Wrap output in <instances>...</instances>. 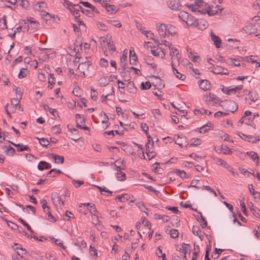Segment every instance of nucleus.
<instances>
[{
	"label": "nucleus",
	"instance_id": "obj_1",
	"mask_svg": "<svg viewBox=\"0 0 260 260\" xmlns=\"http://www.w3.org/2000/svg\"><path fill=\"white\" fill-rule=\"evenodd\" d=\"M33 9L36 11H38L40 13V15L42 16L46 21H47V19L45 18L49 15V13L47 11L48 10L47 4L45 2H40L35 3L33 5Z\"/></svg>",
	"mask_w": 260,
	"mask_h": 260
},
{
	"label": "nucleus",
	"instance_id": "obj_2",
	"mask_svg": "<svg viewBox=\"0 0 260 260\" xmlns=\"http://www.w3.org/2000/svg\"><path fill=\"white\" fill-rule=\"evenodd\" d=\"M219 105L221 106L222 109L226 111L234 113L238 108V104L233 100H224L221 101L219 103Z\"/></svg>",
	"mask_w": 260,
	"mask_h": 260
},
{
	"label": "nucleus",
	"instance_id": "obj_3",
	"mask_svg": "<svg viewBox=\"0 0 260 260\" xmlns=\"http://www.w3.org/2000/svg\"><path fill=\"white\" fill-rule=\"evenodd\" d=\"M179 17L182 21L185 22L188 26L193 27L195 24L196 19L194 17L186 12H180Z\"/></svg>",
	"mask_w": 260,
	"mask_h": 260
},
{
	"label": "nucleus",
	"instance_id": "obj_4",
	"mask_svg": "<svg viewBox=\"0 0 260 260\" xmlns=\"http://www.w3.org/2000/svg\"><path fill=\"white\" fill-rule=\"evenodd\" d=\"M204 101L207 103V104L212 106H216L217 104L219 105V103L221 101H219L217 96L211 92L206 94L204 96Z\"/></svg>",
	"mask_w": 260,
	"mask_h": 260
},
{
	"label": "nucleus",
	"instance_id": "obj_5",
	"mask_svg": "<svg viewBox=\"0 0 260 260\" xmlns=\"http://www.w3.org/2000/svg\"><path fill=\"white\" fill-rule=\"evenodd\" d=\"M91 208H93V211H92V209H90V213L91 216V222L93 224L97 226V229L99 230H102V227L100 224V221L99 220V217L96 214L98 210L95 208V205H91Z\"/></svg>",
	"mask_w": 260,
	"mask_h": 260
},
{
	"label": "nucleus",
	"instance_id": "obj_6",
	"mask_svg": "<svg viewBox=\"0 0 260 260\" xmlns=\"http://www.w3.org/2000/svg\"><path fill=\"white\" fill-rule=\"evenodd\" d=\"M174 140L175 141V143L181 148H183V147H186L187 145H188L187 139L184 136H175L174 137Z\"/></svg>",
	"mask_w": 260,
	"mask_h": 260
},
{
	"label": "nucleus",
	"instance_id": "obj_7",
	"mask_svg": "<svg viewBox=\"0 0 260 260\" xmlns=\"http://www.w3.org/2000/svg\"><path fill=\"white\" fill-rule=\"evenodd\" d=\"M151 52L154 56L160 57L161 58H164L166 55L164 49L159 45L157 46L151 47Z\"/></svg>",
	"mask_w": 260,
	"mask_h": 260
},
{
	"label": "nucleus",
	"instance_id": "obj_8",
	"mask_svg": "<svg viewBox=\"0 0 260 260\" xmlns=\"http://www.w3.org/2000/svg\"><path fill=\"white\" fill-rule=\"evenodd\" d=\"M170 55L171 57V62H177L178 65H179V51L174 47H171L170 48Z\"/></svg>",
	"mask_w": 260,
	"mask_h": 260
},
{
	"label": "nucleus",
	"instance_id": "obj_9",
	"mask_svg": "<svg viewBox=\"0 0 260 260\" xmlns=\"http://www.w3.org/2000/svg\"><path fill=\"white\" fill-rule=\"evenodd\" d=\"M243 88V85H240L238 86H231L228 87H226L225 88H223L222 89V91L223 92V93L226 94H230L232 92H234L236 93L237 91L240 90Z\"/></svg>",
	"mask_w": 260,
	"mask_h": 260
},
{
	"label": "nucleus",
	"instance_id": "obj_10",
	"mask_svg": "<svg viewBox=\"0 0 260 260\" xmlns=\"http://www.w3.org/2000/svg\"><path fill=\"white\" fill-rule=\"evenodd\" d=\"M108 0H106V1H103L102 6L104 7L110 13H115L117 11V7L115 5H110L108 3Z\"/></svg>",
	"mask_w": 260,
	"mask_h": 260
},
{
	"label": "nucleus",
	"instance_id": "obj_11",
	"mask_svg": "<svg viewBox=\"0 0 260 260\" xmlns=\"http://www.w3.org/2000/svg\"><path fill=\"white\" fill-rule=\"evenodd\" d=\"M60 18L57 15L55 14H50V26L52 28H56L60 23Z\"/></svg>",
	"mask_w": 260,
	"mask_h": 260
},
{
	"label": "nucleus",
	"instance_id": "obj_12",
	"mask_svg": "<svg viewBox=\"0 0 260 260\" xmlns=\"http://www.w3.org/2000/svg\"><path fill=\"white\" fill-rule=\"evenodd\" d=\"M208 26L207 22L204 19H196L193 27H196L199 29H205Z\"/></svg>",
	"mask_w": 260,
	"mask_h": 260
},
{
	"label": "nucleus",
	"instance_id": "obj_13",
	"mask_svg": "<svg viewBox=\"0 0 260 260\" xmlns=\"http://www.w3.org/2000/svg\"><path fill=\"white\" fill-rule=\"evenodd\" d=\"M171 64L173 69V73L176 77L181 80H184L186 78V76L185 75L181 74L176 69V67L179 66L177 64V62H171Z\"/></svg>",
	"mask_w": 260,
	"mask_h": 260
},
{
	"label": "nucleus",
	"instance_id": "obj_14",
	"mask_svg": "<svg viewBox=\"0 0 260 260\" xmlns=\"http://www.w3.org/2000/svg\"><path fill=\"white\" fill-rule=\"evenodd\" d=\"M167 5L170 9L174 11L179 10L181 7L179 0H169Z\"/></svg>",
	"mask_w": 260,
	"mask_h": 260
},
{
	"label": "nucleus",
	"instance_id": "obj_15",
	"mask_svg": "<svg viewBox=\"0 0 260 260\" xmlns=\"http://www.w3.org/2000/svg\"><path fill=\"white\" fill-rule=\"evenodd\" d=\"M114 169L117 171V173L116 174V177L117 180L122 181L126 179L125 174L121 171V168L120 167L115 165V168Z\"/></svg>",
	"mask_w": 260,
	"mask_h": 260
},
{
	"label": "nucleus",
	"instance_id": "obj_16",
	"mask_svg": "<svg viewBox=\"0 0 260 260\" xmlns=\"http://www.w3.org/2000/svg\"><path fill=\"white\" fill-rule=\"evenodd\" d=\"M50 158H52L53 161L56 164H62L64 161V157L54 153H50Z\"/></svg>",
	"mask_w": 260,
	"mask_h": 260
},
{
	"label": "nucleus",
	"instance_id": "obj_17",
	"mask_svg": "<svg viewBox=\"0 0 260 260\" xmlns=\"http://www.w3.org/2000/svg\"><path fill=\"white\" fill-rule=\"evenodd\" d=\"M168 25L161 24L158 27V32L159 35L162 37H165L167 32Z\"/></svg>",
	"mask_w": 260,
	"mask_h": 260
},
{
	"label": "nucleus",
	"instance_id": "obj_18",
	"mask_svg": "<svg viewBox=\"0 0 260 260\" xmlns=\"http://www.w3.org/2000/svg\"><path fill=\"white\" fill-rule=\"evenodd\" d=\"M103 42L104 43H106L108 45V49L110 52V53L112 54L116 50L115 45L112 41H110L107 38L103 39Z\"/></svg>",
	"mask_w": 260,
	"mask_h": 260
},
{
	"label": "nucleus",
	"instance_id": "obj_19",
	"mask_svg": "<svg viewBox=\"0 0 260 260\" xmlns=\"http://www.w3.org/2000/svg\"><path fill=\"white\" fill-rule=\"evenodd\" d=\"M211 39L214 42L216 48H219L220 47L221 39L220 38L216 36L214 33H211Z\"/></svg>",
	"mask_w": 260,
	"mask_h": 260
},
{
	"label": "nucleus",
	"instance_id": "obj_20",
	"mask_svg": "<svg viewBox=\"0 0 260 260\" xmlns=\"http://www.w3.org/2000/svg\"><path fill=\"white\" fill-rule=\"evenodd\" d=\"M220 6L216 5L215 7L208 6V14L209 16H213L217 13V10L221 11L222 9L220 8Z\"/></svg>",
	"mask_w": 260,
	"mask_h": 260
},
{
	"label": "nucleus",
	"instance_id": "obj_21",
	"mask_svg": "<svg viewBox=\"0 0 260 260\" xmlns=\"http://www.w3.org/2000/svg\"><path fill=\"white\" fill-rule=\"evenodd\" d=\"M211 71L216 74H227L228 73V70L220 66H217L214 69H212Z\"/></svg>",
	"mask_w": 260,
	"mask_h": 260
},
{
	"label": "nucleus",
	"instance_id": "obj_22",
	"mask_svg": "<svg viewBox=\"0 0 260 260\" xmlns=\"http://www.w3.org/2000/svg\"><path fill=\"white\" fill-rule=\"evenodd\" d=\"M200 87L204 91L209 89L210 88V84L207 80H203L199 82Z\"/></svg>",
	"mask_w": 260,
	"mask_h": 260
},
{
	"label": "nucleus",
	"instance_id": "obj_23",
	"mask_svg": "<svg viewBox=\"0 0 260 260\" xmlns=\"http://www.w3.org/2000/svg\"><path fill=\"white\" fill-rule=\"evenodd\" d=\"M75 118L77 123V127H81L80 124L84 123L85 122V117L83 115L76 114L75 115Z\"/></svg>",
	"mask_w": 260,
	"mask_h": 260
},
{
	"label": "nucleus",
	"instance_id": "obj_24",
	"mask_svg": "<svg viewBox=\"0 0 260 260\" xmlns=\"http://www.w3.org/2000/svg\"><path fill=\"white\" fill-rule=\"evenodd\" d=\"M50 240L51 243H54L56 245L63 249H66V246L63 245V241L60 239H56L54 237H50Z\"/></svg>",
	"mask_w": 260,
	"mask_h": 260
},
{
	"label": "nucleus",
	"instance_id": "obj_25",
	"mask_svg": "<svg viewBox=\"0 0 260 260\" xmlns=\"http://www.w3.org/2000/svg\"><path fill=\"white\" fill-rule=\"evenodd\" d=\"M214 160L215 163L217 165L223 166L226 169H228L229 168H230V166L227 163V162L221 158L218 157H214Z\"/></svg>",
	"mask_w": 260,
	"mask_h": 260
},
{
	"label": "nucleus",
	"instance_id": "obj_26",
	"mask_svg": "<svg viewBox=\"0 0 260 260\" xmlns=\"http://www.w3.org/2000/svg\"><path fill=\"white\" fill-rule=\"evenodd\" d=\"M245 60L247 62H250L252 63H256V67H260V62H257V60L258 59V57L254 55H251L249 57H246Z\"/></svg>",
	"mask_w": 260,
	"mask_h": 260
},
{
	"label": "nucleus",
	"instance_id": "obj_27",
	"mask_svg": "<svg viewBox=\"0 0 260 260\" xmlns=\"http://www.w3.org/2000/svg\"><path fill=\"white\" fill-rule=\"evenodd\" d=\"M243 137H242L243 139H244L245 141H247L251 143H256V142L258 141L259 140V138L258 137H253L251 136H247L245 134H242Z\"/></svg>",
	"mask_w": 260,
	"mask_h": 260
},
{
	"label": "nucleus",
	"instance_id": "obj_28",
	"mask_svg": "<svg viewBox=\"0 0 260 260\" xmlns=\"http://www.w3.org/2000/svg\"><path fill=\"white\" fill-rule=\"evenodd\" d=\"M52 201L53 204L55 206L57 205L58 202L59 204H60V202H61L62 205H64L63 201L62 200L61 198L60 197L59 198L58 197V195L57 193H54V194H52Z\"/></svg>",
	"mask_w": 260,
	"mask_h": 260
},
{
	"label": "nucleus",
	"instance_id": "obj_29",
	"mask_svg": "<svg viewBox=\"0 0 260 260\" xmlns=\"http://www.w3.org/2000/svg\"><path fill=\"white\" fill-rule=\"evenodd\" d=\"M126 90L129 93H134L136 92L137 88L133 82H129L126 86Z\"/></svg>",
	"mask_w": 260,
	"mask_h": 260
},
{
	"label": "nucleus",
	"instance_id": "obj_30",
	"mask_svg": "<svg viewBox=\"0 0 260 260\" xmlns=\"http://www.w3.org/2000/svg\"><path fill=\"white\" fill-rule=\"evenodd\" d=\"M192 232L194 235L199 236L200 239L203 240L204 236L201 234L202 232L198 226H193L192 228Z\"/></svg>",
	"mask_w": 260,
	"mask_h": 260
},
{
	"label": "nucleus",
	"instance_id": "obj_31",
	"mask_svg": "<svg viewBox=\"0 0 260 260\" xmlns=\"http://www.w3.org/2000/svg\"><path fill=\"white\" fill-rule=\"evenodd\" d=\"M40 203L42 205V207L43 210H44V212L46 213V214L49 217V207L47 206V201L46 200L44 199H42L40 201Z\"/></svg>",
	"mask_w": 260,
	"mask_h": 260
},
{
	"label": "nucleus",
	"instance_id": "obj_32",
	"mask_svg": "<svg viewBox=\"0 0 260 260\" xmlns=\"http://www.w3.org/2000/svg\"><path fill=\"white\" fill-rule=\"evenodd\" d=\"M99 84L101 86H106L109 83V80H108V76H104L101 77L98 81Z\"/></svg>",
	"mask_w": 260,
	"mask_h": 260
},
{
	"label": "nucleus",
	"instance_id": "obj_33",
	"mask_svg": "<svg viewBox=\"0 0 260 260\" xmlns=\"http://www.w3.org/2000/svg\"><path fill=\"white\" fill-rule=\"evenodd\" d=\"M167 32L172 36L177 35V28L171 25H168Z\"/></svg>",
	"mask_w": 260,
	"mask_h": 260
},
{
	"label": "nucleus",
	"instance_id": "obj_34",
	"mask_svg": "<svg viewBox=\"0 0 260 260\" xmlns=\"http://www.w3.org/2000/svg\"><path fill=\"white\" fill-rule=\"evenodd\" d=\"M130 199V196L128 194H123L118 195L116 197L115 199L118 200L121 202H124L128 201Z\"/></svg>",
	"mask_w": 260,
	"mask_h": 260
},
{
	"label": "nucleus",
	"instance_id": "obj_35",
	"mask_svg": "<svg viewBox=\"0 0 260 260\" xmlns=\"http://www.w3.org/2000/svg\"><path fill=\"white\" fill-rule=\"evenodd\" d=\"M80 3L83 4V5L84 7L91 9L93 12H95V13L99 14V12L97 10V9H96L94 6H93L92 5H91L89 3H88L87 2L80 1Z\"/></svg>",
	"mask_w": 260,
	"mask_h": 260
},
{
	"label": "nucleus",
	"instance_id": "obj_36",
	"mask_svg": "<svg viewBox=\"0 0 260 260\" xmlns=\"http://www.w3.org/2000/svg\"><path fill=\"white\" fill-rule=\"evenodd\" d=\"M147 142L146 144V149H152L154 146V141L150 135L147 136Z\"/></svg>",
	"mask_w": 260,
	"mask_h": 260
},
{
	"label": "nucleus",
	"instance_id": "obj_37",
	"mask_svg": "<svg viewBox=\"0 0 260 260\" xmlns=\"http://www.w3.org/2000/svg\"><path fill=\"white\" fill-rule=\"evenodd\" d=\"M10 142L12 145L19 147V148L17 149L18 151L20 152V151H24V150L28 151L29 149V148L28 146H24L21 144H16L13 143L12 142Z\"/></svg>",
	"mask_w": 260,
	"mask_h": 260
},
{
	"label": "nucleus",
	"instance_id": "obj_38",
	"mask_svg": "<svg viewBox=\"0 0 260 260\" xmlns=\"http://www.w3.org/2000/svg\"><path fill=\"white\" fill-rule=\"evenodd\" d=\"M49 168V164L44 161H41L38 165V169L40 171Z\"/></svg>",
	"mask_w": 260,
	"mask_h": 260
},
{
	"label": "nucleus",
	"instance_id": "obj_39",
	"mask_svg": "<svg viewBox=\"0 0 260 260\" xmlns=\"http://www.w3.org/2000/svg\"><path fill=\"white\" fill-rule=\"evenodd\" d=\"M188 52V57L194 62H198L200 59L199 56L197 55V53H192L191 51Z\"/></svg>",
	"mask_w": 260,
	"mask_h": 260
},
{
	"label": "nucleus",
	"instance_id": "obj_40",
	"mask_svg": "<svg viewBox=\"0 0 260 260\" xmlns=\"http://www.w3.org/2000/svg\"><path fill=\"white\" fill-rule=\"evenodd\" d=\"M146 154L148 157L149 160L153 158L156 155V152L153 151V148L152 149H146Z\"/></svg>",
	"mask_w": 260,
	"mask_h": 260
},
{
	"label": "nucleus",
	"instance_id": "obj_41",
	"mask_svg": "<svg viewBox=\"0 0 260 260\" xmlns=\"http://www.w3.org/2000/svg\"><path fill=\"white\" fill-rule=\"evenodd\" d=\"M16 4H19L22 8L27 9L29 6V3L26 0H17Z\"/></svg>",
	"mask_w": 260,
	"mask_h": 260
},
{
	"label": "nucleus",
	"instance_id": "obj_42",
	"mask_svg": "<svg viewBox=\"0 0 260 260\" xmlns=\"http://www.w3.org/2000/svg\"><path fill=\"white\" fill-rule=\"evenodd\" d=\"M110 91H111L109 93H107L105 95H104V94L102 95V102H106L107 100L108 97L109 95H114V90L113 87H111Z\"/></svg>",
	"mask_w": 260,
	"mask_h": 260
},
{
	"label": "nucleus",
	"instance_id": "obj_43",
	"mask_svg": "<svg viewBox=\"0 0 260 260\" xmlns=\"http://www.w3.org/2000/svg\"><path fill=\"white\" fill-rule=\"evenodd\" d=\"M71 13L74 15L75 18H77V17H79V9H78L75 5H74L73 6L70 10Z\"/></svg>",
	"mask_w": 260,
	"mask_h": 260
},
{
	"label": "nucleus",
	"instance_id": "obj_44",
	"mask_svg": "<svg viewBox=\"0 0 260 260\" xmlns=\"http://www.w3.org/2000/svg\"><path fill=\"white\" fill-rule=\"evenodd\" d=\"M103 115V119L102 121V123L106 124V129L110 125V123L108 122L109 118L108 116L106 114V113L104 112L101 113V115Z\"/></svg>",
	"mask_w": 260,
	"mask_h": 260
},
{
	"label": "nucleus",
	"instance_id": "obj_45",
	"mask_svg": "<svg viewBox=\"0 0 260 260\" xmlns=\"http://www.w3.org/2000/svg\"><path fill=\"white\" fill-rule=\"evenodd\" d=\"M74 216L73 214L69 211H66L65 213L63 215V220L67 221L69 220L72 218H74Z\"/></svg>",
	"mask_w": 260,
	"mask_h": 260
},
{
	"label": "nucleus",
	"instance_id": "obj_46",
	"mask_svg": "<svg viewBox=\"0 0 260 260\" xmlns=\"http://www.w3.org/2000/svg\"><path fill=\"white\" fill-rule=\"evenodd\" d=\"M151 85L149 81L142 82L141 84V89L142 90H147L151 87Z\"/></svg>",
	"mask_w": 260,
	"mask_h": 260
},
{
	"label": "nucleus",
	"instance_id": "obj_47",
	"mask_svg": "<svg viewBox=\"0 0 260 260\" xmlns=\"http://www.w3.org/2000/svg\"><path fill=\"white\" fill-rule=\"evenodd\" d=\"M246 154L253 160H255L256 159H259L257 153L254 151H248L247 152Z\"/></svg>",
	"mask_w": 260,
	"mask_h": 260
},
{
	"label": "nucleus",
	"instance_id": "obj_48",
	"mask_svg": "<svg viewBox=\"0 0 260 260\" xmlns=\"http://www.w3.org/2000/svg\"><path fill=\"white\" fill-rule=\"evenodd\" d=\"M37 139L39 140V142L42 146L44 147H47V146L49 145V140H48L47 139L44 138H37Z\"/></svg>",
	"mask_w": 260,
	"mask_h": 260
},
{
	"label": "nucleus",
	"instance_id": "obj_49",
	"mask_svg": "<svg viewBox=\"0 0 260 260\" xmlns=\"http://www.w3.org/2000/svg\"><path fill=\"white\" fill-rule=\"evenodd\" d=\"M251 114V112L249 111H246L244 113L243 116L239 119V123L241 124H243L244 122L245 118L248 116H249Z\"/></svg>",
	"mask_w": 260,
	"mask_h": 260
},
{
	"label": "nucleus",
	"instance_id": "obj_50",
	"mask_svg": "<svg viewBox=\"0 0 260 260\" xmlns=\"http://www.w3.org/2000/svg\"><path fill=\"white\" fill-rule=\"evenodd\" d=\"M51 132L54 134H59L61 133V129L59 125H55L52 127Z\"/></svg>",
	"mask_w": 260,
	"mask_h": 260
},
{
	"label": "nucleus",
	"instance_id": "obj_51",
	"mask_svg": "<svg viewBox=\"0 0 260 260\" xmlns=\"http://www.w3.org/2000/svg\"><path fill=\"white\" fill-rule=\"evenodd\" d=\"M169 233L171 238L175 239L178 237L179 232L177 230L171 229Z\"/></svg>",
	"mask_w": 260,
	"mask_h": 260
},
{
	"label": "nucleus",
	"instance_id": "obj_52",
	"mask_svg": "<svg viewBox=\"0 0 260 260\" xmlns=\"http://www.w3.org/2000/svg\"><path fill=\"white\" fill-rule=\"evenodd\" d=\"M27 71L24 68H22L20 70V72L18 74V78L20 79H22L23 78L25 77L27 75Z\"/></svg>",
	"mask_w": 260,
	"mask_h": 260
},
{
	"label": "nucleus",
	"instance_id": "obj_53",
	"mask_svg": "<svg viewBox=\"0 0 260 260\" xmlns=\"http://www.w3.org/2000/svg\"><path fill=\"white\" fill-rule=\"evenodd\" d=\"M136 204L138 206V207L141 210V211L145 212V210H147V208H146L144 203L143 202L139 201L138 202H137Z\"/></svg>",
	"mask_w": 260,
	"mask_h": 260
},
{
	"label": "nucleus",
	"instance_id": "obj_54",
	"mask_svg": "<svg viewBox=\"0 0 260 260\" xmlns=\"http://www.w3.org/2000/svg\"><path fill=\"white\" fill-rule=\"evenodd\" d=\"M223 153L225 154L231 155L233 153L232 150L226 146H222Z\"/></svg>",
	"mask_w": 260,
	"mask_h": 260
},
{
	"label": "nucleus",
	"instance_id": "obj_55",
	"mask_svg": "<svg viewBox=\"0 0 260 260\" xmlns=\"http://www.w3.org/2000/svg\"><path fill=\"white\" fill-rule=\"evenodd\" d=\"M18 221L21 223H22L24 226H25L27 230H28L29 231H30L31 233H33V231L32 230L31 227L30 226V225L27 223L23 219H22V218H20L19 219H18Z\"/></svg>",
	"mask_w": 260,
	"mask_h": 260
},
{
	"label": "nucleus",
	"instance_id": "obj_56",
	"mask_svg": "<svg viewBox=\"0 0 260 260\" xmlns=\"http://www.w3.org/2000/svg\"><path fill=\"white\" fill-rule=\"evenodd\" d=\"M200 220H199V221L201 222V226H202V228L204 229V228H206V226L207 225V222L206 220H205V219L203 216V215L201 212L200 213Z\"/></svg>",
	"mask_w": 260,
	"mask_h": 260
},
{
	"label": "nucleus",
	"instance_id": "obj_57",
	"mask_svg": "<svg viewBox=\"0 0 260 260\" xmlns=\"http://www.w3.org/2000/svg\"><path fill=\"white\" fill-rule=\"evenodd\" d=\"M176 173L182 178H188V177H187L186 172L183 170H176Z\"/></svg>",
	"mask_w": 260,
	"mask_h": 260
},
{
	"label": "nucleus",
	"instance_id": "obj_58",
	"mask_svg": "<svg viewBox=\"0 0 260 260\" xmlns=\"http://www.w3.org/2000/svg\"><path fill=\"white\" fill-rule=\"evenodd\" d=\"M239 201L240 202V206L241 208L242 211L243 212L244 214L247 215V210H246V206H245V204L243 201L244 198H243L242 200L240 199Z\"/></svg>",
	"mask_w": 260,
	"mask_h": 260
},
{
	"label": "nucleus",
	"instance_id": "obj_59",
	"mask_svg": "<svg viewBox=\"0 0 260 260\" xmlns=\"http://www.w3.org/2000/svg\"><path fill=\"white\" fill-rule=\"evenodd\" d=\"M210 129V126L208 125H204L200 128L201 133H205Z\"/></svg>",
	"mask_w": 260,
	"mask_h": 260
},
{
	"label": "nucleus",
	"instance_id": "obj_60",
	"mask_svg": "<svg viewBox=\"0 0 260 260\" xmlns=\"http://www.w3.org/2000/svg\"><path fill=\"white\" fill-rule=\"evenodd\" d=\"M141 128L144 131L147 136L149 135L148 133L149 127L146 123H141Z\"/></svg>",
	"mask_w": 260,
	"mask_h": 260
},
{
	"label": "nucleus",
	"instance_id": "obj_61",
	"mask_svg": "<svg viewBox=\"0 0 260 260\" xmlns=\"http://www.w3.org/2000/svg\"><path fill=\"white\" fill-rule=\"evenodd\" d=\"M74 5V4H72L71 2L66 0H64L63 3V5L64 7L69 9V10Z\"/></svg>",
	"mask_w": 260,
	"mask_h": 260
},
{
	"label": "nucleus",
	"instance_id": "obj_62",
	"mask_svg": "<svg viewBox=\"0 0 260 260\" xmlns=\"http://www.w3.org/2000/svg\"><path fill=\"white\" fill-rule=\"evenodd\" d=\"M96 26L98 28L102 30H107V26L102 22H97Z\"/></svg>",
	"mask_w": 260,
	"mask_h": 260
},
{
	"label": "nucleus",
	"instance_id": "obj_63",
	"mask_svg": "<svg viewBox=\"0 0 260 260\" xmlns=\"http://www.w3.org/2000/svg\"><path fill=\"white\" fill-rule=\"evenodd\" d=\"M38 78L39 80L42 82H44L46 80V77L45 74L42 72H39L38 74Z\"/></svg>",
	"mask_w": 260,
	"mask_h": 260
},
{
	"label": "nucleus",
	"instance_id": "obj_64",
	"mask_svg": "<svg viewBox=\"0 0 260 260\" xmlns=\"http://www.w3.org/2000/svg\"><path fill=\"white\" fill-rule=\"evenodd\" d=\"M100 64L102 67H106L108 66V61L104 58H102L100 61Z\"/></svg>",
	"mask_w": 260,
	"mask_h": 260
}]
</instances>
